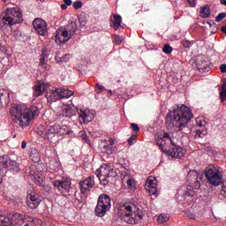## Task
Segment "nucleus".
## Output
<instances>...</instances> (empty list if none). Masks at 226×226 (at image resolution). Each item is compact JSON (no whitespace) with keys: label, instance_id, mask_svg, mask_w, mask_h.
<instances>
[{"label":"nucleus","instance_id":"9b49d317","mask_svg":"<svg viewBox=\"0 0 226 226\" xmlns=\"http://www.w3.org/2000/svg\"><path fill=\"white\" fill-rule=\"evenodd\" d=\"M96 176L102 186H107L109 177H115L116 172L110 164H103L96 170Z\"/></svg>","mask_w":226,"mask_h":226},{"label":"nucleus","instance_id":"a19ab883","mask_svg":"<svg viewBox=\"0 0 226 226\" xmlns=\"http://www.w3.org/2000/svg\"><path fill=\"white\" fill-rule=\"evenodd\" d=\"M196 135H199L200 139H204L207 135V131L206 130H197Z\"/></svg>","mask_w":226,"mask_h":226},{"label":"nucleus","instance_id":"72a5a7b5","mask_svg":"<svg viewBox=\"0 0 226 226\" xmlns=\"http://www.w3.org/2000/svg\"><path fill=\"white\" fill-rule=\"evenodd\" d=\"M170 220V217L167 214H161L157 217V222L159 223H165V222H169Z\"/></svg>","mask_w":226,"mask_h":226},{"label":"nucleus","instance_id":"5fc2aeb1","mask_svg":"<svg viewBox=\"0 0 226 226\" xmlns=\"http://www.w3.org/2000/svg\"><path fill=\"white\" fill-rule=\"evenodd\" d=\"M0 52H6V47L3 46L0 42Z\"/></svg>","mask_w":226,"mask_h":226},{"label":"nucleus","instance_id":"4468645a","mask_svg":"<svg viewBox=\"0 0 226 226\" xmlns=\"http://www.w3.org/2000/svg\"><path fill=\"white\" fill-rule=\"evenodd\" d=\"M145 188L150 195L158 197V180H156V177H148L146 181Z\"/></svg>","mask_w":226,"mask_h":226},{"label":"nucleus","instance_id":"69168bd1","mask_svg":"<svg viewBox=\"0 0 226 226\" xmlns=\"http://www.w3.org/2000/svg\"><path fill=\"white\" fill-rule=\"evenodd\" d=\"M41 1H45V0H41Z\"/></svg>","mask_w":226,"mask_h":226},{"label":"nucleus","instance_id":"603ef678","mask_svg":"<svg viewBox=\"0 0 226 226\" xmlns=\"http://www.w3.org/2000/svg\"><path fill=\"white\" fill-rule=\"evenodd\" d=\"M220 70H221V73H226V64H222L220 66Z\"/></svg>","mask_w":226,"mask_h":226},{"label":"nucleus","instance_id":"473e14b6","mask_svg":"<svg viewBox=\"0 0 226 226\" xmlns=\"http://www.w3.org/2000/svg\"><path fill=\"white\" fill-rule=\"evenodd\" d=\"M32 176H34L36 183H39L40 186H43L45 185V181H43V177H41V173L34 174L31 173Z\"/></svg>","mask_w":226,"mask_h":226},{"label":"nucleus","instance_id":"e2e57ef3","mask_svg":"<svg viewBox=\"0 0 226 226\" xmlns=\"http://www.w3.org/2000/svg\"><path fill=\"white\" fill-rule=\"evenodd\" d=\"M4 67L8 68V66H7L6 64H4V65H3V68H4Z\"/></svg>","mask_w":226,"mask_h":226},{"label":"nucleus","instance_id":"b1692460","mask_svg":"<svg viewBox=\"0 0 226 226\" xmlns=\"http://www.w3.org/2000/svg\"><path fill=\"white\" fill-rule=\"evenodd\" d=\"M10 104V94L6 90H0V107H8Z\"/></svg>","mask_w":226,"mask_h":226},{"label":"nucleus","instance_id":"f03ea898","mask_svg":"<svg viewBox=\"0 0 226 226\" xmlns=\"http://www.w3.org/2000/svg\"><path fill=\"white\" fill-rule=\"evenodd\" d=\"M192 117H193V113L188 106L175 104L172 107V110L167 114L166 121L167 123L170 122L172 126L185 128Z\"/></svg>","mask_w":226,"mask_h":226},{"label":"nucleus","instance_id":"4c0bfd02","mask_svg":"<svg viewBox=\"0 0 226 226\" xmlns=\"http://www.w3.org/2000/svg\"><path fill=\"white\" fill-rule=\"evenodd\" d=\"M39 66L43 72H47L50 66L47 64V62H45V57H41Z\"/></svg>","mask_w":226,"mask_h":226},{"label":"nucleus","instance_id":"58836bf2","mask_svg":"<svg viewBox=\"0 0 226 226\" xmlns=\"http://www.w3.org/2000/svg\"><path fill=\"white\" fill-rule=\"evenodd\" d=\"M78 137H79V139H82V140H85V142H87V144L91 142L89 140V137L87 136V133L86 132V131L79 132L78 134Z\"/></svg>","mask_w":226,"mask_h":226},{"label":"nucleus","instance_id":"3c124183","mask_svg":"<svg viewBox=\"0 0 226 226\" xmlns=\"http://www.w3.org/2000/svg\"><path fill=\"white\" fill-rule=\"evenodd\" d=\"M190 6L195 7L197 6V0H187Z\"/></svg>","mask_w":226,"mask_h":226},{"label":"nucleus","instance_id":"dca6fc26","mask_svg":"<svg viewBox=\"0 0 226 226\" xmlns=\"http://www.w3.org/2000/svg\"><path fill=\"white\" fill-rule=\"evenodd\" d=\"M102 143L103 146L101 147V153L108 155L112 154V153H114V145L116 144V140L112 138H109L108 139H104Z\"/></svg>","mask_w":226,"mask_h":226},{"label":"nucleus","instance_id":"c756f323","mask_svg":"<svg viewBox=\"0 0 226 226\" xmlns=\"http://www.w3.org/2000/svg\"><path fill=\"white\" fill-rule=\"evenodd\" d=\"M60 90L61 100H63V98H71V96H73L74 94L73 91L66 88L60 87Z\"/></svg>","mask_w":226,"mask_h":226},{"label":"nucleus","instance_id":"bb28decb","mask_svg":"<svg viewBox=\"0 0 226 226\" xmlns=\"http://www.w3.org/2000/svg\"><path fill=\"white\" fill-rule=\"evenodd\" d=\"M30 160L34 162V163H38L41 160L40 153L38 152V149L33 147L30 150Z\"/></svg>","mask_w":226,"mask_h":226},{"label":"nucleus","instance_id":"412c9836","mask_svg":"<svg viewBox=\"0 0 226 226\" xmlns=\"http://www.w3.org/2000/svg\"><path fill=\"white\" fill-rule=\"evenodd\" d=\"M46 96L49 102H57V100H61V87L49 89L46 93Z\"/></svg>","mask_w":226,"mask_h":226},{"label":"nucleus","instance_id":"4be33fe9","mask_svg":"<svg viewBox=\"0 0 226 226\" xmlns=\"http://www.w3.org/2000/svg\"><path fill=\"white\" fill-rule=\"evenodd\" d=\"M94 185V181L91 177L81 181L79 183V188H80L81 193H87V192H89Z\"/></svg>","mask_w":226,"mask_h":226},{"label":"nucleus","instance_id":"052dcab7","mask_svg":"<svg viewBox=\"0 0 226 226\" xmlns=\"http://www.w3.org/2000/svg\"><path fill=\"white\" fill-rule=\"evenodd\" d=\"M4 59L5 58H2V62H0V68H3L2 64H3L4 61Z\"/></svg>","mask_w":226,"mask_h":226},{"label":"nucleus","instance_id":"4d7b16f0","mask_svg":"<svg viewBox=\"0 0 226 226\" xmlns=\"http://www.w3.org/2000/svg\"><path fill=\"white\" fill-rule=\"evenodd\" d=\"M26 146H27V143L26 141H22V143H21L22 149H26Z\"/></svg>","mask_w":226,"mask_h":226},{"label":"nucleus","instance_id":"f257e3e1","mask_svg":"<svg viewBox=\"0 0 226 226\" xmlns=\"http://www.w3.org/2000/svg\"><path fill=\"white\" fill-rule=\"evenodd\" d=\"M10 114L21 128H27L40 116V109L36 106L27 108L26 105L16 104L10 109Z\"/></svg>","mask_w":226,"mask_h":226},{"label":"nucleus","instance_id":"de8ad7c7","mask_svg":"<svg viewBox=\"0 0 226 226\" xmlns=\"http://www.w3.org/2000/svg\"><path fill=\"white\" fill-rule=\"evenodd\" d=\"M137 139L136 135H132L128 139L129 146H133V140Z\"/></svg>","mask_w":226,"mask_h":226},{"label":"nucleus","instance_id":"c85d7f7f","mask_svg":"<svg viewBox=\"0 0 226 226\" xmlns=\"http://www.w3.org/2000/svg\"><path fill=\"white\" fill-rule=\"evenodd\" d=\"M49 169L53 172H58V170L61 169V162L56 159L51 160L49 162Z\"/></svg>","mask_w":226,"mask_h":226},{"label":"nucleus","instance_id":"6e6d98bb","mask_svg":"<svg viewBox=\"0 0 226 226\" xmlns=\"http://www.w3.org/2000/svg\"><path fill=\"white\" fill-rule=\"evenodd\" d=\"M49 55H47V51L45 49H42V56L41 57H44V61H45V57H48Z\"/></svg>","mask_w":226,"mask_h":226},{"label":"nucleus","instance_id":"680f3d73","mask_svg":"<svg viewBox=\"0 0 226 226\" xmlns=\"http://www.w3.org/2000/svg\"><path fill=\"white\" fill-rule=\"evenodd\" d=\"M109 96H112V90H109Z\"/></svg>","mask_w":226,"mask_h":226},{"label":"nucleus","instance_id":"cd10ccee","mask_svg":"<svg viewBox=\"0 0 226 226\" xmlns=\"http://www.w3.org/2000/svg\"><path fill=\"white\" fill-rule=\"evenodd\" d=\"M197 68L199 72H207L209 70V62L207 60H202L200 62H198Z\"/></svg>","mask_w":226,"mask_h":226},{"label":"nucleus","instance_id":"49530a36","mask_svg":"<svg viewBox=\"0 0 226 226\" xmlns=\"http://www.w3.org/2000/svg\"><path fill=\"white\" fill-rule=\"evenodd\" d=\"M95 87L99 90L97 93L98 94H100V93H102V91H105V87H103L102 85H100L99 83H97L95 85Z\"/></svg>","mask_w":226,"mask_h":226},{"label":"nucleus","instance_id":"9d476101","mask_svg":"<svg viewBox=\"0 0 226 226\" xmlns=\"http://www.w3.org/2000/svg\"><path fill=\"white\" fill-rule=\"evenodd\" d=\"M110 207H112L110 197L107 194H101L95 207L96 216H99V218L103 217L104 215H107V211L110 210Z\"/></svg>","mask_w":226,"mask_h":226},{"label":"nucleus","instance_id":"13d9d810","mask_svg":"<svg viewBox=\"0 0 226 226\" xmlns=\"http://www.w3.org/2000/svg\"><path fill=\"white\" fill-rule=\"evenodd\" d=\"M61 9L62 10H67L68 9V5H66V4H61Z\"/></svg>","mask_w":226,"mask_h":226},{"label":"nucleus","instance_id":"7c9ffc66","mask_svg":"<svg viewBox=\"0 0 226 226\" xmlns=\"http://www.w3.org/2000/svg\"><path fill=\"white\" fill-rule=\"evenodd\" d=\"M200 15L203 19H207V17H209V15H211V10L209 9V7L207 5H205V6L201 7Z\"/></svg>","mask_w":226,"mask_h":226},{"label":"nucleus","instance_id":"6ab92c4d","mask_svg":"<svg viewBox=\"0 0 226 226\" xmlns=\"http://www.w3.org/2000/svg\"><path fill=\"white\" fill-rule=\"evenodd\" d=\"M75 109L72 108V106L68 104H63L60 108H58L57 116L61 117H72L75 116Z\"/></svg>","mask_w":226,"mask_h":226},{"label":"nucleus","instance_id":"20e7f679","mask_svg":"<svg viewBox=\"0 0 226 226\" xmlns=\"http://www.w3.org/2000/svg\"><path fill=\"white\" fill-rule=\"evenodd\" d=\"M156 144L165 154L171 156V158L181 159L186 154V150L183 149L181 147L176 146L174 139L170 138V134L168 132H164L163 137L158 138Z\"/></svg>","mask_w":226,"mask_h":226},{"label":"nucleus","instance_id":"0eeeda50","mask_svg":"<svg viewBox=\"0 0 226 226\" xmlns=\"http://www.w3.org/2000/svg\"><path fill=\"white\" fill-rule=\"evenodd\" d=\"M24 19L22 17V10L19 7L8 8L4 17V24L8 26H15V24H22Z\"/></svg>","mask_w":226,"mask_h":226},{"label":"nucleus","instance_id":"f704fd0d","mask_svg":"<svg viewBox=\"0 0 226 226\" xmlns=\"http://www.w3.org/2000/svg\"><path fill=\"white\" fill-rule=\"evenodd\" d=\"M112 39H113V42H115L116 45H121V43L124 41V37L117 34H114L112 36Z\"/></svg>","mask_w":226,"mask_h":226},{"label":"nucleus","instance_id":"ddd939ff","mask_svg":"<svg viewBox=\"0 0 226 226\" xmlns=\"http://www.w3.org/2000/svg\"><path fill=\"white\" fill-rule=\"evenodd\" d=\"M79 114L80 124H87L88 123H91L93 119H94V113H93L91 109L80 108Z\"/></svg>","mask_w":226,"mask_h":226},{"label":"nucleus","instance_id":"a878e982","mask_svg":"<svg viewBox=\"0 0 226 226\" xmlns=\"http://www.w3.org/2000/svg\"><path fill=\"white\" fill-rule=\"evenodd\" d=\"M123 183H126L129 190H135V179L130 175H125L123 178Z\"/></svg>","mask_w":226,"mask_h":226},{"label":"nucleus","instance_id":"f3484780","mask_svg":"<svg viewBox=\"0 0 226 226\" xmlns=\"http://www.w3.org/2000/svg\"><path fill=\"white\" fill-rule=\"evenodd\" d=\"M1 165L5 167V169H9V170H14V172H19L20 168L19 167V163L15 161H11L8 156H3L0 158Z\"/></svg>","mask_w":226,"mask_h":226},{"label":"nucleus","instance_id":"6e6552de","mask_svg":"<svg viewBox=\"0 0 226 226\" xmlns=\"http://www.w3.org/2000/svg\"><path fill=\"white\" fill-rule=\"evenodd\" d=\"M205 176L213 186H220L222 185V170L218 166L209 165L205 170Z\"/></svg>","mask_w":226,"mask_h":226},{"label":"nucleus","instance_id":"2eb2a0df","mask_svg":"<svg viewBox=\"0 0 226 226\" xmlns=\"http://www.w3.org/2000/svg\"><path fill=\"white\" fill-rule=\"evenodd\" d=\"M33 26L41 36H45L49 33V26L47 22L41 19H35L33 22Z\"/></svg>","mask_w":226,"mask_h":226},{"label":"nucleus","instance_id":"09e8293b","mask_svg":"<svg viewBox=\"0 0 226 226\" xmlns=\"http://www.w3.org/2000/svg\"><path fill=\"white\" fill-rule=\"evenodd\" d=\"M131 128L133 132H139L140 128L139 127V124H131Z\"/></svg>","mask_w":226,"mask_h":226},{"label":"nucleus","instance_id":"423d86ee","mask_svg":"<svg viewBox=\"0 0 226 226\" xmlns=\"http://www.w3.org/2000/svg\"><path fill=\"white\" fill-rule=\"evenodd\" d=\"M121 214L125 218H129L126 222L131 225H137L144 218V213L142 210L135 207L133 205L129 203L124 204L120 208Z\"/></svg>","mask_w":226,"mask_h":226},{"label":"nucleus","instance_id":"8fccbe9b","mask_svg":"<svg viewBox=\"0 0 226 226\" xmlns=\"http://www.w3.org/2000/svg\"><path fill=\"white\" fill-rule=\"evenodd\" d=\"M12 218H13V220H15V219H17V218H19V220H24V215H20V214H14V215H12Z\"/></svg>","mask_w":226,"mask_h":226},{"label":"nucleus","instance_id":"393cba45","mask_svg":"<svg viewBox=\"0 0 226 226\" xmlns=\"http://www.w3.org/2000/svg\"><path fill=\"white\" fill-rule=\"evenodd\" d=\"M72 133H73L72 127L68 126L67 124L59 125V129H58L59 137H64V135H72Z\"/></svg>","mask_w":226,"mask_h":226},{"label":"nucleus","instance_id":"39448f33","mask_svg":"<svg viewBox=\"0 0 226 226\" xmlns=\"http://www.w3.org/2000/svg\"><path fill=\"white\" fill-rule=\"evenodd\" d=\"M77 22L72 21L65 27H60L56 30L55 41L56 45H64L75 36L77 33Z\"/></svg>","mask_w":226,"mask_h":226},{"label":"nucleus","instance_id":"0e129e2a","mask_svg":"<svg viewBox=\"0 0 226 226\" xmlns=\"http://www.w3.org/2000/svg\"><path fill=\"white\" fill-rule=\"evenodd\" d=\"M0 158H3V156H2V157H0ZM0 163H1V160H0Z\"/></svg>","mask_w":226,"mask_h":226},{"label":"nucleus","instance_id":"37998d69","mask_svg":"<svg viewBox=\"0 0 226 226\" xmlns=\"http://www.w3.org/2000/svg\"><path fill=\"white\" fill-rule=\"evenodd\" d=\"M82 6H84V4L80 1H76L72 4L74 10H79V8H82Z\"/></svg>","mask_w":226,"mask_h":226},{"label":"nucleus","instance_id":"1a4fd4ad","mask_svg":"<svg viewBox=\"0 0 226 226\" xmlns=\"http://www.w3.org/2000/svg\"><path fill=\"white\" fill-rule=\"evenodd\" d=\"M40 128L39 135H44V139L49 142H57L59 140V124L48 125L46 128L41 125Z\"/></svg>","mask_w":226,"mask_h":226},{"label":"nucleus","instance_id":"c03bdc74","mask_svg":"<svg viewBox=\"0 0 226 226\" xmlns=\"http://www.w3.org/2000/svg\"><path fill=\"white\" fill-rule=\"evenodd\" d=\"M226 13L225 12H221L215 17V22H222L223 19H225Z\"/></svg>","mask_w":226,"mask_h":226},{"label":"nucleus","instance_id":"2f4dec72","mask_svg":"<svg viewBox=\"0 0 226 226\" xmlns=\"http://www.w3.org/2000/svg\"><path fill=\"white\" fill-rule=\"evenodd\" d=\"M56 63H68L72 59V55L70 54H65L64 56L59 57L56 56L55 57Z\"/></svg>","mask_w":226,"mask_h":226},{"label":"nucleus","instance_id":"c9c22d12","mask_svg":"<svg viewBox=\"0 0 226 226\" xmlns=\"http://www.w3.org/2000/svg\"><path fill=\"white\" fill-rule=\"evenodd\" d=\"M221 102L223 103L226 100V83H223L220 91Z\"/></svg>","mask_w":226,"mask_h":226},{"label":"nucleus","instance_id":"e433bc0d","mask_svg":"<svg viewBox=\"0 0 226 226\" xmlns=\"http://www.w3.org/2000/svg\"><path fill=\"white\" fill-rule=\"evenodd\" d=\"M207 123V121H206V118L204 117H198L196 118V124L200 126V128H204Z\"/></svg>","mask_w":226,"mask_h":226},{"label":"nucleus","instance_id":"aec40b11","mask_svg":"<svg viewBox=\"0 0 226 226\" xmlns=\"http://www.w3.org/2000/svg\"><path fill=\"white\" fill-rule=\"evenodd\" d=\"M50 87V84L46 81H39L34 87V94L38 97L41 96L45 91H47Z\"/></svg>","mask_w":226,"mask_h":226},{"label":"nucleus","instance_id":"79ce46f5","mask_svg":"<svg viewBox=\"0 0 226 226\" xmlns=\"http://www.w3.org/2000/svg\"><path fill=\"white\" fill-rule=\"evenodd\" d=\"M182 45L185 49H190V47H192V45H193V41H190L188 40H184L182 41Z\"/></svg>","mask_w":226,"mask_h":226},{"label":"nucleus","instance_id":"bf43d9fd","mask_svg":"<svg viewBox=\"0 0 226 226\" xmlns=\"http://www.w3.org/2000/svg\"><path fill=\"white\" fill-rule=\"evenodd\" d=\"M220 3L222 6H226V0H220Z\"/></svg>","mask_w":226,"mask_h":226},{"label":"nucleus","instance_id":"7ed1b4c3","mask_svg":"<svg viewBox=\"0 0 226 226\" xmlns=\"http://www.w3.org/2000/svg\"><path fill=\"white\" fill-rule=\"evenodd\" d=\"M202 179H204L202 173H199L197 170L189 171L187 174V181L194 185L193 187L192 185H184L178 189L177 193L184 197L186 202L197 200V194L199 193V188H200V181H202Z\"/></svg>","mask_w":226,"mask_h":226},{"label":"nucleus","instance_id":"ea45409f","mask_svg":"<svg viewBox=\"0 0 226 226\" xmlns=\"http://www.w3.org/2000/svg\"><path fill=\"white\" fill-rule=\"evenodd\" d=\"M172 47H170L169 44L164 45V47L162 48V52L164 54H172Z\"/></svg>","mask_w":226,"mask_h":226},{"label":"nucleus","instance_id":"864d4df0","mask_svg":"<svg viewBox=\"0 0 226 226\" xmlns=\"http://www.w3.org/2000/svg\"><path fill=\"white\" fill-rule=\"evenodd\" d=\"M64 3L66 6H72V0H64Z\"/></svg>","mask_w":226,"mask_h":226},{"label":"nucleus","instance_id":"a18cd8bd","mask_svg":"<svg viewBox=\"0 0 226 226\" xmlns=\"http://www.w3.org/2000/svg\"><path fill=\"white\" fill-rule=\"evenodd\" d=\"M222 197H226V180L222 182V189L221 191Z\"/></svg>","mask_w":226,"mask_h":226},{"label":"nucleus","instance_id":"f8f14e48","mask_svg":"<svg viewBox=\"0 0 226 226\" xmlns=\"http://www.w3.org/2000/svg\"><path fill=\"white\" fill-rule=\"evenodd\" d=\"M54 186L63 193V195H66V193L70 192V188L72 186V180L70 178H62V180H56L54 182Z\"/></svg>","mask_w":226,"mask_h":226},{"label":"nucleus","instance_id":"5701e85b","mask_svg":"<svg viewBox=\"0 0 226 226\" xmlns=\"http://www.w3.org/2000/svg\"><path fill=\"white\" fill-rule=\"evenodd\" d=\"M123 22V19L119 15L112 14L110 16V26L115 30L117 31Z\"/></svg>","mask_w":226,"mask_h":226},{"label":"nucleus","instance_id":"a211bd4d","mask_svg":"<svg viewBox=\"0 0 226 226\" xmlns=\"http://www.w3.org/2000/svg\"><path fill=\"white\" fill-rule=\"evenodd\" d=\"M26 199V204L30 209H36L41 202V200L35 192L27 193Z\"/></svg>","mask_w":226,"mask_h":226}]
</instances>
